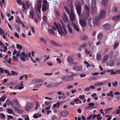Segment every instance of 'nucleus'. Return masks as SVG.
Instances as JSON below:
<instances>
[{
	"label": "nucleus",
	"instance_id": "nucleus-22",
	"mask_svg": "<svg viewBox=\"0 0 120 120\" xmlns=\"http://www.w3.org/2000/svg\"><path fill=\"white\" fill-rule=\"evenodd\" d=\"M72 25L73 28L75 30L78 32H79V29L78 27L77 26V25L75 23H73L72 24Z\"/></svg>",
	"mask_w": 120,
	"mask_h": 120
},
{
	"label": "nucleus",
	"instance_id": "nucleus-44",
	"mask_svg": "<svg viewBox=\"0 0 120 120\" xmlns=\"http://www.w3.org/2000/svg\"><path fill=\"white\" fill-rule=\"evenodd\" d=\"M112 84L113 86L114 87H116L117 85V82H113L112 83Z\"/></svg>",
	"mask_w": 120,
	"mask_h": 120
},
{
	"label": "nucleus",
	"instance_id": "nucleus-19",
	"mask_svg": "<svg viewBox=\"0 0 120 120\" xmlns=\"http://www.w3.org/2000/svg\"><path fill=\"white\" fill-rule=\"evenodd\" d=\"M67 27L69 32L71 34L73 33V31L72 29L68 24L67 25Z\"/></svg>",
	"mask_w": 120,
	"mask_h": 120
},
{
	"label": "nucleus",
	"instance_id": "nucleus-16",
	"mask_svg": "<svg viewBox=\"0 0 120 120\" xmlns=\"http://www.w3.org/2000/svg\"><path fill=\"white\" fill-rule=\"evenodd\" d=\"M48 9L47 5H44V4L42 5V10L43 12L46 11Z\"/></svg>",
	"mask_w": 120,
	"mask_h": 120
},
{
	"label": "nucleus",
	"instance_id": "nucleus-26",
	"mask_svg": "<svg viewBox=\"0 0 120 120\" xmlns=\"http://www.w3.org/2000/svg\"><path fill=\"white\" fill-rule=\"evenodd\" d=\"M102 57L101 55L99 54H97V61H100Z\"/></svg>",
	"mask_w": 120,
	"mask_h": 120
},
{
	"label": "nucleus",
	"instance_id": "nucleus-46",
	"mask_svg": "<svg viewBox=\"0 0 120 120\" xmlns=\"http://www.w3.org/2000/svg\"><path fill=\"white\" fill-rule=\"evenodd\" d=\"M17 48L18 49H21L22 48V46L20 45H19V44H16Z\"/></svg>",
	"mask_w": 120,
	"mask_h": 120
},
{
	"label": "nucleus",
	"instance_id": "nucleus-38",
	"mask_svg": "<svg viewBox=\"0 0 120 120\" xmlns=\"http://www.w3.org/2000/svg\"><path fill=\"white\" fill-rule=\"evenodd\" d=\"M101 115L100 114H99L96 116L97 117V119L98 120H100L102 118V116H100Z\"/></svg>",
	"mask_w": 120,
	"mask_h": 120
},
{
	"label": "nucleus",
	"instance_id": "nucleus-13",
	"mask_svg": "<svg viewBox=\"0 0 120 120\" xmlns=\"http://www.w3.org/2000/svg\"><path fill=\"white\" fill-rule=\"evenodd\" d=\"M105 15V11L104 10H102L100 12L99 17L100 18H103L104 17Z\"/></svg>",
	"mask_w": 120,
	"mask_h": 120
},
{
	"label": "nucleus",
	"instance_id": "nucleus-21",
	"mask_svg": "<svg viewBox=\"0 0 120 120\" xmlns=\"http://www.w3.org/2000/svg\"><path fill=\"white\" fill-rule=\"evenodd\" d=\"M85 8L87 15L89 16V14L90 10L89 8L87 6L85 5Z\"/></svg>",
	"mask_w": 120,
	"mask_h": 120
},
{
	"label": "nucleus",
	"instance_id": "nucleus-5",
	"mask_svg": "<svg viewBox=\"0 0 120 120\" xmlns=\"http://www.w3.org/2000/svg\"><path fill=\"white\" fill-rule=\"evenodd\" d=\"M71 12L70 14H69L70 20L72 22L74 21L75 18L74 14L72 9L70 10Z\"/></svg>",
	"mask_w": 120,
	"mask_h": 120
},
{
	"label": "nucleus",
	"instance_id": "nucleus-51",
	"mask_svg": "<svg viewBox=\"0 0 120 120\" xmlns=\"http://www.w3.org/2000/svg\"><path fill=\"white\" fill-rule=\"evenodd\" d=\"M5 73L6 74H8V75H11V74L9 73V71L7 70H5L4 71Z\"/></svg>",
	"mask_w": 120,
	"mask_h": 120
},
{
	"label": "nucleus",
	"instance_id": "nucleus-10",
	"mask_svg": "<svg viewBox=\"0 0 120 120\" xmlns=\"http://www.w3.org/2000/svg\"><path fill=\"white\" fill-rule=\"evenodd\" d=\"M68 112L67 111H65L60 113V116H61L66 117L68 115Z\"/></svg>",
	"mask_w": 120,
	"mask_h": 120
},
{
	"label": "nucleus",
	"instance_id": "nucleus-4",
	"mask_svg": "<svg viewBox=\"0 0 120 120\" xmlns=\"http://www.w3.org/2000/svg\"><path fill=\"white\" fill-rule=\"evenodd\" d=\"M41 0H38L37 3L35 4V7L36 6L37 7L38 11L39 12H41Z\"/></svg>",
	"mask_w": 120,
	"mask_h": 120
},
{
	"label": "nucleus",
	"instance_id": "nucleus-43",
	"mask_svg": "<svg viewBox=\"0 0 120 120\" xmlns=\"http://www.w3.org/2000/svg\"><path fill=\"white\" fill-rule=\"evenodd\" d=\"M52 83H50L47 85L46 86L47 87L52 88Z\"/></svg>",
	"mask_w": 120,
	"mask_h": 120
},
{
	"label": "nucleus",
	"instance_id": "nucleus-15",
	"mask_svg": "<svg viewBox=\"0 0 120 120\" xmlns=\"http://www.w3.org/2000/svg\"><path fill=\"white\" fill-rule=\"evenodd\" d=\"M111 27V26L108 23H106L103 26V28L106 30H109Z\"/></svg>",
	"mask_w": 120,
	"mask_h": 120
},
{
	"label": "nucleus",
	"instance_id": "nucleus-27",
	"mask_svg": "<svg viewBox=\"0 0 120 120\" xmlns=\"http://www.w3.org/2000/svg\"><path fill=\"white\" fill-rule=\"evenodd\" d=\"M51 43L52 45L54 46H59V44L55 42L54 41L52 40L51 41Z\"/></svg>",
	"mask_w": 120,
	"mask_h": 120
},
{
	"label": "nucleus",
	"instance_id": "nucleus-48",
	"mask_svg": "<svg viewBox=\"0 0 120 120\" xmlns=\"http://www.w3.org/2000/svg\"><path fill=\"white\" fill-rule=\"evenodd\" d=\"M62 28L63 30L64 31L65 34H67V30L64 26H62Z\"/></svg>",
	"mask_w": 120,
	"mask_h": 120
},
{
	"label": "nucleus",
	"instance_id": "nucleus-57",
	"mask_svg": "<svg viewBox=\"0 0 120 120\" xmlns=\"http://www.w3.org/2000/svg\"><path fill=\"white\" fill-rule=\"evenodd\" d=\"M16 27L18 32H20V29L19 26H16Z\"/></svg>",
	"mask_w": 120,
	"mask_h": 120
},
{
	"label": "nucleus",
	"instance_id": "nucleus-64",
	"mask_svg": "<svg viewBox=\"0 0 120 120\" xmlns=\"http://www.w3.org/2000/svg\"><path fill=\"white\" fill-rule=\"evenodd\" d=\"M117 65L119 66H120V59L117 62Z\"/></svg>",
	"mask_w": 120,
	"mask_h": 120
},
{
	"label": "nucleus",
	"instance_id": "nucleus-55",
	"mask_svg": "<svg viewBox=\"0 0 120 120\" xmlns=\"http://www.w3.org/2000/svg\"><path fill=\"white\" fill-rule=\"evenodd\" d=\"M119 43L118 42H116L114 45V48L116 49Z\"/></svg>",
	"mask_w": 120,
	"mask_h": 120
},
{
	"label": "nucleus",
	"instance_id": "nucleus-60",
	"mask_svg": "<svg viewBox=\"0 0 120 120\" xmlns=\"http://www.w3.org/2000/svg\"><path fill=\"white\" fill-rule=\"evenodd\" d=\"M59 83H54L52 84V87H55L58 86Z\"/></svg>",
	"mask_w": 120,
	"mask_h": 120
},
{
	"label": "nucleus",
	"instance_id": "nucleus-8",
	"mask_svg": "<svg viewBox=\"0 0 120 120\" xmlns=\"http://www.w3.org/2000/svg\"><path fill=\"white\" fill-rule=\"evenodd\" d=\"M73 69L76 71H80L82 69V67L81 66H76L73 67Z\"/></svg>",
	"mask_w": 120,
	"mask_h": 120
},
{
	"label": "nucleus",
	"instance_id": "nucleus-18",
	"mask_svg": "<svg viewBox=\"0 0 120 120\" xmlns=\"http://www.w3.org/2000/svg\"><path fill=\"white\" fill-rule=\"evenodd\" d=\"M120 18V15L115 16L112 17V19L115 21H117L119 20Z\"/></svg>",
	"mask_w": 120,
	"mask_h": 120
},
{
	"label": "nucleus",
	"instance_id": "nucleus-45",
	"mask_svg": "<svg viewBox=\"0 0 120 120\" xmlns=\"http://www.w3.org/2000/svg\"><path fill=\"white\" fill-rule=\"evenodd\" d=\"M85 51L87 55H88L90 53V50H88L87 48H86L85 49Z\"/></svg>",
	"mask_w": 120,
	"mask_h": 120
},
{
	"label": "nucleus",
	"instance_id": "nucleus-41",
	"mask_svg": "<svg viewBox=\"0 0 120 120\" xmlns=\"http://www.w3.org/2000/svg\"><path fill=\"white\" fill-rule=\"evenodd\" d=\"M7 110H8V113L9 114L12 113L13 112V110L8 108L7 109Z\"/></svg>",
	"mask_w": 120,
	"mask_h": 120
},
{
	"label": "nucleus",
	"instance_id": "nucleus-62",
	"mask_svg": "<svg viewBox=\"0 0 120 120\" xmlns=\"http://www.w3.org/2000/svg\"><path fill=\"white\" fill-rule=\"evenodd\" d=\"M62 78L64 80V81H66V80H65L67 79V80H68V76H66L64 77H62Z\"/></svg>",
	"mask_w": 120,
	"mask_h": 120
},
{
	"label": "nucleus",
	"instance_id": "nucleus-30",
	"mask_svg": "<svg viewBox=\"0 0 120 120\" xmlns=\"http://www.w3.org/2000/svg\"><path fill=\"white\" fill-rule=\"evenodd\" d=\"M48 31L50 35L53 34V35H54V32L52 29H48Z\"/></svg>",
	"mask_w": 120,
	"mask_h": 120
},
{
	"label": "nucleus",
	"instance_id": "nucleus-49",
	"mask_svg": "<svg viewBox=\"0 0 120 120\" xmlns=\"http://www.w3.org/2000/svg\"><path fill=\"white\" fill-rule=\"evenodd\" d=\"M11 73L13 76L14 75H18V73H17L13 71H11Z\"/></svg>",
	"mask_w": 120,
	"mask_h": 120
},
{
	"label": "nucleus",
	"instance_id": "nucleus-23",
	"mask_svg": "<svg viewBox=\"0 0 120 120\" xmlns=\"http://www.w3.org/2000/svg\"><path fill=\"white\" fill-rule=\"evenodd\" d=\"M115 62L112 60H111L109 61V65L111 67L113 66L114 65Z\"/></svg>",
	"mask_w": 120,
	"mask_h": 120
},
{
	"label": "nucleus",
	"instance_id": "nucleus-28",
	"mask_svg": "<svg viewBox=\"0 0 120 120\" xmlns=\"http://www.w3.org/2000/svg\"><path fill=\"white\" fill-rule=\"evenodd\" d=\"M103 37V34L102 33H99L98 36V39L99 40H101Z\"/></svg>",
	"mask_w": 120,
	"mask_h": 120
},
{
	"label": "nucleus",
	"instance_id": "nucleus-37",
	"mask_svg": "<svg viewBox=\"0 0 120 120\" xmlns=\"http://www.w3.org/2000/svg\"><path fill=\"white\" fill-rule=\"evenodd\" d=\"M64 8L66 11L67 14L68 15H69L70 14V11L68 7L66 6H65L64 7Z\"/></svg>",
	"mask_w": 120,
	"mask_h": 120
},
{
	"label": "nucleus",
	"instance_id": "nucleus-6",
	"mask_svg": "<svg viewBox=\"0 0 120 120\" xmlns=\"http://www.w3.org/2000/svg\"><path fill=\"white\" fill-rule=\"evenodd\" d=\"M33 107L32 104L30 102H28L27 104L25 107V109L26 111H29L30 109L32 108Z\"/></svg>",
	"mask_w": 120,
	"mask_h": 120
},
{
	"label": "nucleus",
	"instance_id": "nucleus-39",
	"mask_svg": "<svg viewBox=\"0 0 120 120\" xmlns=\"http://www.w3.org/2000/svg\"><path fill=\"white\" fill-rule=\"evenodd\" d=\"M43 19L44 23H47V17L45 16H43Z\"/></svg>",
	"mask_w": 120,
	"mask_h": 120
},
{
	"label": "nucleus",
	"instance_id": "nucleus-47",
	"mask_svg": "<svg viewBox=\"0 0 120 120\" xmlns=\"http://www.w3.org/2000/svg\"><path fill=\"white\" fill-rule=\"evenodd\" d=\"M85 98V96L84 95H80L79 96V98L81 100H82L83 98Z\"/></svg>",
	"mask_w": 120,
	"mask_h": 120
},
{
	"label": "nucleus",
	"instance_id": "nucleus-53",
	"mask_svg": "<svg viewBox=\"0 0 120 120\" xmlns=\"http://www.w3.org/2000/svg\"><path fill=\"white\" fill-rule=\"evenodd\" d=\"M95 104L94 103H89L88 104V105L90 106L91 108L92 106L94 105Z\"/></svg>",
	"mask_w": 120,
	"mask_h": 120
},
{
	"label": "nucleus",
	"instance_id": "nucleus-54",
	"mask_svg": "<svg viewBox=\"0 0 120 120\" xmlns=\"http://www.w3.org/2000/svg\"><path fill=\"white\" fill-rule=\"evenodd\" d=\"M58 33L61 35H62L64 34V33L63 31L62 30H58Z\"/></svg>",
	"mask_w": 120,
	"mask_h": 120
},
{
	"label": "nucleus",
	"instance_id": "nucleus-32",
	"mask_svg": "<svg viewBox=\"0 0 120 120\" xmlns=\"http://www.w3.org/2000/svg\"><path fill=\"white\" fill-rule=\"evenodd\" d=\"M12 60L15 62H17L19 61V59L18 57H17L16 56H13Z\"/></svg>",
	"mask_w": 120,
	"mask_h": 120
},
{
	"label": "nucleus",
	"instance_id": "nucleus-34",
	"mask_svg": "<svg viewBox=\"0 0 120 120\" xmlns=\"http://www.w3.org/2000/svg\"><path fill=\"white\" fill-rule=\"evenodd\" d=\"M13 102L14 104L15 105H17L19 104V102L17 99H14L13 100Z\"/></svg>",
	"mask_w": 120,
	"mask_h": 120
},
{
	"label": "nucleus",
	"instance_id": "nucleus-11",
	"mask_svg": "<svg viewBox=\"0 0 120 120\" xmlns=\"http://www.w3.org/2000/svg\"><path fill=\"white\" fill-rule=\"evenodd\" d=\"M13 109L15 111L18 113H22L23 112L21 110L18 109L17 107L15 106H13Z\"/></svg>",
	"mask_w": 120,
	"mask_h": 120
},
{
	"label": "nucleus",
	"instance_id": "nucleus-12",
	"mask_svg": "<svg viewBox=\"0 0 120 120\" xmlns=\"http://www.w3.org/2000/svg\"><path fill=\"white\" fill-rule=\"evenodd\" d=\"M67 60L68 63L70 64H72L73 63V59L71 56H69L68 57Z\"/></svg>",
	"mask_w": 120,
	"mask_h": 120
},
{
	"label": "nucleus",
	"instance_id": "nucleus-3",
	"mask_svg": "<svg viewBox=\"0 0 120 120\" xmlns=\"http://www.w3.org/2000/svg\"><path fill=\"white\" fill-rule=\"evenodd\" d=\"M82 16L83 18L82 19L81 17V19L79 20V22L81 26L84 27L86 26V24L85 16L84 15H82Z\"/></svg>",
	"mask_w": 120,
	"mask_h": 120
},
{
	"label": "nucleus",
	"instance_id": "nucleus-20",
	"mask_svg": "<svg viewBox=\"0 0 120 120\" xmlns=\"http://www.w3.org/2000/svg\"><path fill=\"white\" fill-rule=\"evenodd\" d=\"M30 16H29V17L30 18V17L32 19H33L34 18V12L33 11H30L29 13Z\"/></svg>",
	"mask_w": 120,
	"mask_h": 120
},
{
	"label": "nucleus",
	"instance_id": "nucleus-14",
	"mask_svg": "<svg viewBox=\"0 0 120 120\" xmlns=\"http://www.w3.org/2000/svg\"><path fill=\"white\" fill-rule=\"evenodd\" d=\"M109 55L108 54H106L105 55L104 57L103 60H102V62L103 63H105V62L107 60L109 57Z\"/></svg>",
	"mask_w": 120,
	"mask_h": 120
},
{
	"label": "nucleus",
	"instance_id": "nucleus-1",
	"mask_svg": "<svg viewBox=\"0 0 120 120\" xmlns=\"http://www.w3.org/2000/svg\"><path fill=\"white\" fill-rule=\"evenodd\" d=\"M99 18L98 17H96L95 19L90 18L89 19L88 22V25L90 27L94 26L95 25L98 26L99 25Z\"/></svg>",
	"mask_w": 120,
	"mask_h": 120
},
{
	"label": "nucleus",
	"instance_id": "nucleus-58",
	"mask_svg": "<svg viewBox=\"0 0 120 120\" xmlns=\"http://www.w3.org/2000/svg\"><path fill=\"white\" fill-rule=\"evenodd\" d=\"M6 104H7L8 105H10V100L9 99H8L6 100Z\"/></svg>",
	"mask_w": 120,
	"mask_h": 120
},
{
	"label": "nucleus",
	"instance_id": "nucleus-59",
	"mask_svg": "<svg viewBox=\"0 0 120 120\" xmlns=\"http://www.w3.org/2000/svg\"><path fill=\"white\" fill-rule=\"evenodd\" d=\"M22 7L25 10L26 9V5L25 3L23 2L22 3Z\"/></svg>",
	"mask_w": 120,
	"mask_h": 120
},
{
	"label": "nucleus",
	"instance_id": "nucleus-7",
	"mask_svg": "<svg viewBox=\"0 0 120 120\" xmlns=\"http://www.w3.org/2000/svg\"><path fill=\"white\" fill-rule=\"evenodd\" d=\"M76 9L78 15H80L81 12V6L79 4H77L76 6Z\"/></svg>",
	"mask_w": 120,
	"mask_h": 120
},
{
	"label": "nucleus",
	"instance_id": "nucleus-33",
	"mask_svg": "<svg viewBox=\"0 0 120 120\" xmlns=\"http://www.w3.org/2000/svg\"><path fill=\"white\" fill-rule=\"evenodd\" d=\"M16 23H18L19 24L22 23V22L21 20L20 19L19 17L17 18V20H16Z\"/></svg>",
	"mask_w": 120,
	"mask_h": 120
},
{
	"label": "nucleus",
	"instance_id": "nucleus-24",
	"mask_svg": "<svg viewBox=\"0 0 120 120\" xmlns=\"http://www.w3.org/2000/svg\"><path fill=\"white\" fill-rule=\"evenodd\" d=\"M108 2V0H102L101 2V4L103 6H105L107 4Z\"/></svg>",
	"mask_w": 120,
	"mask_h": 120
},
{
	"label": "nucleus",
	"instance_id": "nucleus-31",
	"mask_svg": "<svg viewBox=\"0 0 120 120\" xmlns=\"http://www.w3.org/2000/svg\"><path fill=\"white\" fill-rule=\"evenodd\" d=\"M40 40L44 44H46L47 43V41L46 40H45L42 37L40 38Z\"/></svg>",
	"mask_w": 120,
	"mask_h": 120
},
{
	"label": "nucleus",
	"instance_id": "nucleus-50",
	"mask_svg": "<svg viewBox=\"0 0 120 120\" xmlns=\"http://www.w3.org/2000/svg\"><path fill=\"white\" fill-rule=\"evenodd\" d=\"M87 46V45L86 43H84L81 45L80 46V47H82L83 48H86Z\"/></svg>",
	"mask_w": 120,
	"mask_h": 120
},
{
	"label": "nucleus",
	"instance_id": "nucleus-35",
	"mask_svg": "<svg viewBox=\"0 0 120 120\" xmlns=\"http://www.w3.org/2000/svg\"><path fill=\"white\" fill-rule=\"evenodd\" d=\"M74 76L73 75H71L69 76H68V80L72 81L73 80V77Z\"/></svg>",
	"mask_w": 120,
	"mask_h": 120
},
{
	"label": "nucleus",
	"instance_id": "nucleus-17",
	"mask_svg": "<svg viewBox=\"0 0 120 120\" xmlns=\"http://www.w3.org/2000/svg\"><path fill=\"white\" fill-rule=\"evenodd\" d=\"M89 37L88 36H86L85 35H82L80 38V39L86 41L87 40L88 38Z\"/></svg>",
	"mask_w": 120,
	"mask_h": 120
},
{
	"label": "nucleus",
	"instance_id": "nucleus-40",
	"mask_svg": "<svg viewBox=\"0 0 120 120\" xmlns=\"http://www.w3.org/2000/svg\"><path fill=\"white\" fill-rule=\"evenodd\" d=\"M5 98H6L4 96H2L0 98V101H4L5 100Z\"/></svg>",
	"mask_w": 120,
	"mask_h": 120
},
{
	"label": "nucleus",
	"instance_id": "nucleus-61",
	"mask_svg": "<svg viewBox=\"0 0 120 120\" xmlns=\"http://www.w3.org/2000/svg\"><path fill=\"white\" fill-rule=\"evenodd\" d=\"M90 90V86L86 87V88L84 89V90L85 91H89Z\"/></svg>",
	"mask_w": 120,
	"mask_h": 120
},
{
	"label": "nucleus",
	"instance_id": "nucleus-25",
	"mask_svg": "<svg viewBox=\"0 0 120 120\" xmlns=\"http://www.w3.org/2000/svg\"><path fill=\"white\" fill-rule=\"evenodd\" d=\"M113 91H111L109 92V93H108L107 94V95L108 96H111L112 97H114V95L112 94L113 93Z\"/></svg>",
	"mask_w": 120,
	"mask_h": 120
},
{
	"label": "nucleus",
	"instance_id": "nucleus-36",
	"mask_svg": "<svg viewBox=\"0 0 120 120\" xmlns=\"http://www.w3.org/2000/svg\"><path fill=\"white\" fill-rule=\"evenodd\" d=\"M44 82L43 79H37L35 80V82L36 83H41Z\"/></svg>",
	"mask_w": 120,
	"mask_h": 120
},
{
	"label": "nucleus",
	"instance_id": "nucleus-2",
	"mask_svg": "<svg viewBox=\"0 0 120 120\" xmlns=\"http://www.w3.org/2000/svg\"><path fill=\"white\" fill-rule=\"evenodd\" d=\"M96 1L95 0H92V6L91 7V11L93 13L95 12L97 10L96 7Z\"/></svg>",
	"mask_w": 120,
	"mask_h": 120
},
{
	"label": "nucleus",
	"instance_id": "nucleus-63",
	"mask_svg": "<svg viewBox=\"0 0 120 120\" xmlns=\"http://www.w3.org/2000/svg\"><path fill=\"white\" fill-rule=\"evenodd\" d=\"M16 56L18 57H21V55L20 52H17L16 54Z\"/></svg>",
	"mask_w": 120,
	"mask_h": 120
},
{
	"label": "nucleus",
	"instance_id": "nucleus-52",
	"mask_svg": "<svg viewBox=\"0 0 120 120\" xmlns=\"http://www.w3.org/2000/svg\"><path fill=\"white\" fill-rule=\"evenodd\" d=\"M114 71L113 70H111L110 74L111 75H116V72H114Z\"/></svg>",
	"mask_w": 120,
	"mask_h": 120
},
{
	"label": "nucleus",
	"instance_id": "nucleus-56",
	"mask_svg": "<svg viewBox=\"0 0 120 120\" xmlns=\"http://www.w3.org/2000/svg\"><path fill=\"white\" fill-rule=\"evenodd\" d=\"M17 3L19 5H22V4L21 0H17Z\"/></svg>",
	"mask_w": 120,
	"mask_h": 120
},
{
	"label": "nucleus",
	"instance_id": "nucleus-29",
	"mask_svg": "<svg viewBox=\"0 0 120 120\" xmlns=\"http://www.w3.org/2000/svg\"><path fill=\"white\" fill-rule=\"evenodd\" d=\"M104 83L103 82H100L95 83V85L97 86H101L104 85Z\"/></svg>",
	"mask_w": 120,
	"mask_h": 120
},
{
	"label": "nucleus",
	"instance_id": "nucleus-42",
	"mask_svg": "<svg viewBox=\"0 0 120 120\" xmlns=\"http://www.w3.org/2000/svg\"><path fill=\"white\" fill-rule=\"evenodd\" d=\"M0 34L1 35H3L4 34V30L1 27H0Z\"/></svg>",
	"mask_w": 120,
	"mask_h": 120
},
{
	"label": "nucleus",
	"instance_id": "nucleus-9",
	"mask_svg": "<svg viewBox=\"0 0 120 120\" xmlns=\"http://www.w3.org/2000/svg\"><path fill=\"white\" fill-rule=\"evenodd\" d=\"M64 16L63 17V19L64 22L65 23L68 22L69 21V19L67 15L64 13Z\"/></svg>",
	"mask_w": 120,
	"mask_h": 120
}]
</instances>
